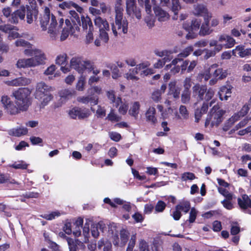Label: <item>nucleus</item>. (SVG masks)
<instances>
[{
  "instance_id": "f257e3e1",
  "label": "nucleus",
  "mask_w": 251,
  "mask_h": 251,
  "mask_svg": "<svg viewBox=\"0 0 251 251\" xmlns=\"http://www.w3.org/2000/svg\"><path fill=\"white\" fill-rule=\"evenodd\" d=\"M24 54L30 58H21L18 60L16 67L19 69L37 67L45 63L46 56L38 49H26L24 50Z\"/></svg>"
},
{
  "instance_id": "f03ea898",
  "label": "nucleus",
  "mask_w": 251,
  "mask_h": 251,
  "mask_svg": "<svg viewBox=\"0 0 251 251\" xmlns=\"http://www.w3.org/2000/svg\"><path fill=\"white\" fill-rule=\"evenodd\" d=\"M59 22V25L58 26L55 17L50 14L49 8L46 7L44 9V15L40 21V24L43 30H46L47 25H49L48 33L51 40H55L58 36L60 26H62L64 24V20L61 19Z\"/></svg>"
},
{
  "instance_id": "7ed1b4c3",
  "label": "nucleus",
  "mask_w": 251,
  "mask_h": 251,
  "mask_svg": "<svg viewBox=\"0 0 251 251\" xmlns=\"http://www.w3.org/2000/svg\"><path fill=\"white\" fill-rule=\"evenodd\" d=\"M52 91V88L44 82L37 83L34 97L38 101L40 108H44L53 99V96L51 93Z\"/></svg>"
},
{
  "instance_id": "20e7f679",
  "label": "nucleus",
  "mask_w": 251,
  "mask_h": 251,
  "mask_svg": "<svg viewBox=\"0 0 251 251\" xmlns=\"http://www.w3.org/2000/svg\"><path fill=\"white\" fill-rule=\"evenodd\" d=\"M123 9L117 7L115 23L112 25V30L115 36L126 34L128 30V22L123 17Z\"/></svg>"
},
{
  "instance_id": "39448f33",
  "label": "nucleus",
  "mask_w": 251,
  "mask_h": 251,
  "mask_svg": "<svg viewBox=\"0 0 251 251\" xmlns=\"http://www.w3.org/2000/svg\"><path fill=\"white\" fill-rule=\"evenodd\" d=\"M30 91L28 88H21L14 91L12 96L15 98V101L21 110L25 111L29 104V96Z\"/></svg>"
},
{
  "instance_id": "423d86ee",
  "label": "nucleus",
  "mask_w": 251,
  "mask_h": 251,
  "mask_svg": "<svg viewBox=\"0 0 251 251\" xmlns=\"http://www.w3.org/2000/svg\"><path fill=\"white\" fill-rule=\"evenodd\" d=\"M225 111L222 109L218 105H214L211 109L205 123V126H218L223 121V116Z\"/></svg>"
},
{
  "instance_id": "0eeeda50",
  "label": "nucleus",
  "mask_w": 251,
  "mask_h": 251,
  "mask_svg": "<svg viewBox=\"0 0 251 251\" xmlns=\"http://www.w3.org/2000/svg\"><path fill=\"white\" fill-rule=\"evenodd\" d=\"M118 231L115 226H111L109 227L108 237L112 240L114 245H120L122 246L125 245L128 239L129 233L126 229L123 228L120 230L119 238Z\"/></svg>"
},
{
  "instance_id": "6e6552de",
  "label": "nucleus",
  "mask_w": 251,
  "mask_h": 251,
  "mask_svg": "<svg viewBox=\"0 0 251 251\" xmlns=\"http://www.w3.org/2000/svg\"><path fill=\"white\" fill-rule=\"evenodd\" d=\"M70 66L79 74H82L86 70L92 69V62L80 56H75L71 59Z\"/></svg>"
},
{
  "instance_id": "1a4fd4ad",
  "label": "nucleus",
  "mask_w": 251,
  "mask_h": 251,
  "mask_svg": "<svg viewBox=\"0 0 251 251\" xmlns=\"http://www.w3.org/2000/svg\"><path fill=\"white\" fill-rule=\"evenodd\" d=\"M0 102L5 112L9 115H16L21 111L19 106L13 101L10 96L3 95L1 97Z\"/></svg>"
},
{
  "instance_id": "9d476101",
  "label": "nucleus",
  "mask_w": 251,
  "mask_h": 251,
  "mask_svg": "<svg viewBox=\"0 0 251 251\" xmlns=\"http://www.w3.org/2000/svg\"><path fill=\"white\" fill-rule=\"evenodd\" d=\"M201 23V19L194 18L190 22H186L183 24V28L189 32L186 36V38H194L193 34L200 29Z\"/></svg>"
},
{
  "instance_id": "9b49d317",
  "label": "nucleus",
  "mask_w": 251,
  "mask_h": 251,
  "mask_svg": "<svg viewBox=\"0 0 251 251\" xmlns=\"http://www.w3.org/2000/svg\"><path fill=\"white\" fill-rule=\"evenodd\" d=\"M211 69H213V77L209 81V84L211 85L216 83L218 79H223L228 75L227 70L218 68V65L217 64L211 65Z\"/></svg>"
},
{
  "instance_id": "f8f14e48",
  "label": "nucleus",
  "mask_w": 251,
  "mask_h": 251,
  "mask_svg": "<svg viewBox=\"0 0 251 251\" xmlns=\"http://www.w3.org/2000/svg\"><path fill=\"white\" fill-rule=\"evenodd\" d=\"M149 66V64L148 63L139 64L136 65L135 68L129 69L128 72L124 75V77L128 80L137 81L139 78L136 75L139 71Z\"/></svg>"
},
{
  "instance_id": "ddd939ff",
  "label": "nucleus",
  "mask_w": 251,
  "mask_h": 251,
  "mask_svg": "<svg viewBox=\"0 0 251 251\" xmlns=\"http://www.w3.org/2000/svg\"><path fill=\"white\" fill-rule=\"evenodd\" d=\"M139 2L145 4L146 11L149 15L145 18V21L147 24L149 28H151L154 25L155 19L152 15H151V5L150 4V0H138Z\"/></svg>"
},
{
  "instance_id": "4468645a",
  "label": "nucleus",
  "mask_w": 251,
  "mask_h": 251,
  "mask_svg": "<svg viewBox=\"0 0 251 251\" xmlns=\"http://www.w3.org/2000/svg\"><path fill=\"white\" fill-rule=\"evenodd\" d=\"M0 30L9 33L8 38L10 40L23 37L16 31V27L11 25H0Z\"/></svg>"
},
{
  "instance_id": "2eb2a0df",
  "label": "nucleus",
  "mask_w": 251,
  "mask_h": 251,
  "mask_svg": "<svg viewBox=\"0 0 251 251\" xmlns=\"http://www.w3.org/2000/svg\"><path fill=\"white\" fill-rule=\"evenodd\" d=\"M219 44L223 48L229 49L232 48L235 43V40L231 36L226 34H222L219 36Z\"/></svg>"
},
{
  "instance_id": "dca6fc26",
  "label": "nucleus",
  "mask_w": 251,
  "mask_h": 251,
  "mask_svg": "<svg viewBox=\"0 0 251 251\" xmlns=\"http://www.w3.org/2000/svg\"><path fill=\"white\" fill-rule=\"evenodd\" d=\"M31 79L25 77H20L5 82V84L11 86H22L28 85L31 83Z\"/></svg>"
},
{
  "instance_id": "f3484780",
  "label": "nucleus",
  "mask_w": 251,
  "mask_h": 251,
  "mask_svg": "<svg viewBox=\"0 0 251 251\" xmlns=\"http://www.w3.org/2000/svg\"><path fill=\"white\" fill-rule=\"evenodd\" d=\"M25 6L22 5L19 9L11 14L8 21L11 23L16 24L18 22L19 19L23 20L25 18Z\"/></svg>"
},
{
  "instance_id": "a211bd4d",
  "label": "nucleus",
  "mask_w": 251,
  "mask_h": 251,
  "mask_svg": "<svg viewBox=\"0 0 251 251\" xmlns=\"http://www.w3.org/2000/svg\"><path fill=\"white\" fill-rule=\"evenodd\" d=\"M212 17V15H208L204 18V22L201 24L200 28V34L202 35H209L213 32V30L211 28L210 25V21Z\"/></svg>"
},
{
  "instance_id": "6ab92c4d",
  "label": "nucleus",
  "mask_w": 251,
  "mask_h": 251,
  "mask_svg": "<svg viewBox=\"0 0 251 251\" xmlns=\"http://www.w3.org/2000/svg\"><path fill=\"white\" fill-rule=\"evenodd\" d=\"M206 88V86L205 85H201L199 84H195L192 87L193 97H197L199 100H203Z\"/></svg>"
},
{
  "instance_id": "aec40b11",
  "label": "nucleus",
  "mask_w": 251,
  "mask_h": 251,
  "mask_svg": "<svg viewBox=\"0 0 251 251\" xmlns=\"http://www.w3.org/2000/svg\"><path fill=\"white\" fill-rule=\"evenodd\" d=\"M74 30V28L69 20L66 19L60 36V40L64 41L66 40L70 34H73L75 33Z\"/></svg>"
},
{
  "instance_id": "412c9836",
  "label": "nucleus",
  "mask_w": 251,
  "mask_h": 251,
  "mask_svg": "<svg viewBox=\"0 0 251 251\" xmlns=\"http://www.w3.org/2000/svg\"><path fill=\"white\" fill-rule=\"evenodd\" d=\"M146 121L151 124L155 125L157 122L156 117V109L154 106H150L145 112Z\"/></svg>"
},
{
  "instance_id": "4be33fe9",
  "label": "nucleus",
  "mask_w": 251,
  "mask_h": 251,
  "mask_svg": "<svg viewBox=\"0 0 251 251\" xmlns=\"http://www.w3.org/2000/svg\"><path fill=\"white\" fill-rule=\"evenodd\" d=\"M234 56L238 55L241 58L251 56V48L246 49L243 46H238L232 51Z\"/></svg>"
},
{
  "instance_id": "5701e85b",
  "label": "nucleus",
  "mask_w": 251,
  "mask_h": 251,
  "mask_svg": "<svg viewBox=\"0 0 251 251\" xmlns=\"http://www.w3.org/2000/svg\"><path fill=\"white\" fill-rule=\"evenodd\" d=\"M193 14L196 16H201L204 18L212 14L209 12L206 7L203 4H196L194 5Z\"/></svg>"
},
{
  "instance_id": "b1692460",
  "label": "nucleus",
  "mask_w": 251,
  "mask_h": 251,
  "mask_svg": "<svg viewBox=\"0 0 251 251\" xmlns=\"http://www.w3.org/2000/svg\"><path fill=\"white\" fill-rule=\"evenodd\" d=\"M153 9L155 16L158 21L164 22L169 19V14L158 5H153Z\"/></svg>"
},
{
  "instance_id": "393cba45",
  "label": "nucleus",
  "mask_w": 251,
  "mask_h": 251,
  "mask_svg": "<svg viewBox=\"0 0 251 251\" xmlns=\"http://www.w3.org/2000/svg\"><path fill=\"white\" fill-rule=\"evenodd\" d=\"M232 86L229 85L223 86L218 92L219 98L221 100H226L231 95Z\"/></svg>"
},
{
  "instance_id": "a878e982",
  "label": "nucleus",
  "mask_w": 251,
  "mask_h": 251,
  "mask_svg": "<svg viewBox=\"0 0 251 251\" xmlns=\"http://www.w3.org/2000/svg\"><path fill=\"white\" fill-rule=\"evenodd\" d=\"M238 204L240 208L245 210L249 208H251V200L248 195L244 194L241 197L238 198Z\"/></svg>"
},
{
  "instance_id": "bb28decb",
  "label": "nucleus",
  "mask_w": 251,
  "mask_h": 251,
  "mask_svg": "<svg viewBox=\"0 0 251 251\" xmlns=\"http://www.w3.org/2000/svg\"><path fill=\"white\" fill-rule=\"evenodd\" d=\"M94 23L99 30L102 29H109V26L107 21L100 16H96L94 19Z\"/></svg>"
},
{
  "instance_id": "cd10ccee",
  "label": "nucleus",
  "mask_w": 251,
  "mask_h": 251,
  "mask_svg": "<svg viewBox=\"0 0 251 251\" xmlns=\"http://www.w3.org/2000/svg\"><path fill=\"white\" fill-rule=\"evenodd\" d=\"M168 7L170 8L175 14L173 19L175 20L177 19V15L179 10L181 8L179 0H171V1L170 2V5Z\"/></svg>"
},
{
  "instance_id": "c85d7f7f",
  "label": "nucleus",
  "mask_w": 251,
  "mask_h": 251,
  "mask_svg": "<svg viewBox=\"0 0 251 251\" xmlns=\"http://www.w3.org/2000/svg\"><path fill=\"white\" fill-rule=\"evenodd\" d=\"M169 94L173 95L175 99L179 98L180 88L176 86V81H171L169 84Z\"/></svg>"
},
{
  "instance_id": "c756f323",
  "label": "nucleus",
  "mask_w": 251,
  "mask_h": 251,
  "mask_svg": "<svg viewBox=\"0 0 251 251\" xmlns=\"http://www.w3.org/2000/svg\"><path fill=\"white\" fill-rule=\"evenodd\" d=\"M59 6L62 9H70L72 7H73L75 8L76 10L79 13H81L83 10L81 7L71 1L63 2L62 3L59 4Z\"/></svg>"
},
{
  "instance_id": "7c9ffc66",
  "label": "nucleus",
  "mask_w": 251,
  "mask_h": 251,
  "mask_svg": "<svg viewBox=\"0 0 251 251\" xmlns=\"http://www.w3.org/2000/svg\"><path fill=\"white\" fill-rule=\"evenodd\" d=\"M240 119L239 113H236L230 118L225 124L223 129L224 131H227L229 128L237 121Z\"/></svg>"
},
{
  "instance_id": "2f4dec72",
  "label": "nucleus",
  "mask_w": 251,
  "mask_h": 251,
  "mask_svg": "<svg viewBox=\"0 0 251 251\" xmlns=\"http://www.w3.org/2000/svg\"><path fill=\"white\" fill-rule=\"evenodd\" d=\"M107 97L110 100V103L114 104V105L117 107L120 104L122 103V99L120 97L116 98L114 91H109L106 93Z\"/></svg>"
},
{
  "instance_id": "473e14b6",
  "label": "nucleus",
  "mask_w": 251,
  "mask_h": 251,
  "mask_svg": "<svg viewBox=\"0 0 251 251\" xmlns=\"http://www.w3.org/2000/svg\"><path fill=\"white\" fill-rule=\"evenodd\" d=\"M157 108L160 113L161 117L163 119L168 118L170 115L171 114L173 111V109L170 107L164 109L163 105L161 104H158L157 105Z\"/></svg>"
},
{
  "instance_id": "72a5a7b5",
  "label": "nucleus",
  "mask_w": 251,
  "mask_h": 251,
  "mask_svg": "<svg viewBox=\"0 0 251 251\" xmlns=\"http://www.w3.org/2000/svg\"><path fill=\"white\" fill-rule=\"evenodd\" d=\"M27 132V129L23 126L13 128L9 131L10 135L17 137L26 135Z\"/></svg>"
},
{
  "instance_id": "f704fd0d",
  "label": "nucleus",
  "mask_w": 251,
  "mask_h": 251,
  "mask_svg": "<svg viewBox=\"0 0 251 251\" xmlns=\"http://www.w3.org/2000/svg\"><path fill=\"white\" fill-rule=\"evenodd\" d=\"M83 223V219L81 218H78L74 223L75 228L73 231V234L75 237H78L80 235Z\"/></svg>"
},
{
  "instance_id": "c9c22d12",
  "label": "nucleus",
  "mask_w": 251,
  "mask_h": 251,
  "mask_svg": "<svg viewBox=\"0 0 251 251\" xmlns=\"http://www.w3.org/2000/svg\"><path fill=\"white\" fill-rule=\"evenodd\" d=\"M140 108V103L138 101L134 102L130 107L129 110V114L134 117L135 118H137L139 113Z\"/></svg>"
},
{
  "instance_id": "e433bc0d",
  "label": "nucleus",
  "mask_w": 251,
  "mask_h": 251,
  "mask_svg": "<svg viewBox=\"0 0 251 251\" xmlns=\"http://www.w3.org/2000/svg\"><path fill=\"white\" fill-rule=\"evenodd\" d=\"M82 26L85 32L90 29L93 30L94 27L91 19L88 17H81Z\"/></svg>"
},
{
  "instance_id": "4c0bfd02",
  "label": "nucleus",
  "mask_w": 251,
  "mask_h": 251,
  "mask_svg": "<svg viewBox=\"0 0 251 251\" xmlns=\"http://www.w3.org/2000/svg\"><path fill=\"white\" fill-rule=\"evenodd\" d=\"M211 76H213V69H211V66L199 75V78L201 80L203 79L205 81L209 80Z\"/></svg>"
},
{
  "instance_id": "58836bf2",
  "label": "nucleus",
  "mask_w": 251,
  "mask_h": 251,
  "mask_svg": "<svg viewBox=\"0 0 251 251\" xmlns=\"http://www.w3.org/2000/svg\"><path fill=\"white\" fill-rule=\"evenodd\" d=\"M67 242L69 246L70 251H76L77 244L79 245V243L83 246V248L85 247L83 243L81 241H79L78 240H74L71 238H67Z\"/></svg>"
},
{
  "instance_id": "ea45409f",
  "label": "nucleus",
  "mask_w": 251,
  "mask_h": 251,
  "mask_svg": "<svg viewBox=\"0 0 251 251\" xmlns=\"http://www.w3.org/2000/svg\"><path fill=\"white\" fill-rule=\"evenodd\" d=\"M70 18L75 25H76V29H79L78 26L80 25V20L78 14L74 10H70L69 12Z\"/></svg>"
},
{
  "instance_id": "a19ab883",
  "label": "nucleus",
  "mask_w": 251,
  "mask_h": 251,
  "mask_svg": "<svg viewBox=\"0 0 251 251\" xmlns=\"http://www.w3.org/2000/svg\"><path fill=\"white\" fill-rule=\"evenodd\" d=\"M4 183L19 184L14 179L11 178L9 175L0 173V184Z\"/></svg>"
},
{
  "instance_id": "79ce46f5",
  "label": "nucleus",
  "mask_w": 251,
  "mask_h": 251,
  "mask_svg": "<svg viewBox=\"0 0 251 251\" xmlns=\"http://www.w3.org/2000/svg\"><path fill=\"white\" fill-rule=\"evenodd\" d=\"M176 206H177V208L179 209L180 211H182L185 213H187L191 208L190 203L188 201H181Z\"/></svg>"
},
{
  "instance_id": "37998d69",
  "label": "nucleus",
  "mask_w": 251,
  "mask_h": 251,
  "mask_svg": "<svg viewBox=\"0 0 251 251\" xmlns=\"http://www.w3.org/2000/svg\"><path fill=\"white\" fill-rule=\"evenodd\" d=\"M106 119L111 122H118L120 121L122 118L121 116L116 114L113 109H111L110 113L108 114Z\"/></svg>"
},
{
  "instance_id": "c03bdc74",
  "label": "nucleus",
  "mask_w": 251,
  "mask_h": 251,
  "mask_svg": "<svg viewBox=\"0 0 251 251\" xmlns=\"http://www.w3.org/2000/svg\"><path fill=\"white\" fill-rule=\"evenodd\" d=\"M91 224V221L87 220L84 226L83 227V234L84 239L83 242L86 243L88 241L89 232V226Z\"/></svg>"
},
{
  "instance_id": "a18cd8bd",
  "label": "nucleus",
  "mask_w": 251,
  "mask_h": 251,
  "mask_svg": "<svg viewBox=\"0 0 251 251\" xmlns=\"http://www.w3.org/2000/svg\"><path fill=\"white\" fill-rule=\"evenodd\" d=\"M103 224L102 223H99L98 224H93L91 226V233L92 236L95 238H97L99 235V232L98 228H101L103 227Z\"/></svg>"
},
{
  "instance_id": "49530a36",
  "label": "nucleus",
  "mask_w": 251,
  "mask_h": 251,
  "mask_svg": "<svg viewBox=\"0 0 251 251\" xmlns=\"http://www.w3.org/2000/svg\"><path fill=\"white\" fill-rule=\"evenodd\" d=\"M191 94L190 91L184 90L181 96V101L184 104H188L190 102Z\"/></svg>"
},
{
  "instance_id": "de8ad7c7",
  "label": "nucleus",
  "mask_w": 251,
  "mask_h": 251,
  "mask_svg": "<svg viewBox=\"0 0 251 251\" xmlns=\"http://www.w3.org/2000/svg\"><path fill=\"white\" fill-rule=\"evenodd\" d=\"M85 77L83 75L80 76L76 84V89L79 91H83L85 89Z\"/></svg>"
},
{
  "instance_id": "09e8293b",
  "label": "nucleus",
  "mask_w": 251,
  "mask_h": 251,
  "mask_svg": "<svg viewBox=\"0 0 251 251\" xmlns=\"http://www.w3.org/2000/svg\"><path fill=\"white\" fill-rule=\"evenodd\" d=\"M61 215V213H60L59 211H55L49 214H45L43 215H41V217L48 220H52L56 217H59Z\"/></svg>"
},
{
  "instance_id": "8fccbe9b",
  "label": "nucleus",
  "mask_w": 251,
  "mask_h": 251,
  "mask_svg": "<svg viewBox=\"0 0 251 251\" xmlns=\"http://www.w3.org/2000/svg\"><path fill=\"white\" fill-rule=\"evenodd\" d=\"M75 94V91L69 89H64L59 92V96L61 98L65 99H68L72 97Z\"/></svg>"
},
{
  "instance_id": "3c124183",
  "label": "nucleus",
  "mask_w": 251,
  "mask_h": 251,
  "mask_svg": "<svg viewBox=\"0 0 251 251\" xmlns=\"http://www.w3.org/2000/svg\"><path fill=\"white\" fill-rule=\"evenodd\" d=\"M103 245L104 246L103 251H112V245L110 242L108 241L104 242L103 240H100L98 242V248L100 249Z\"/></svg>"
},
{
  "instance_id": "603ef678",
  "label": "nucleus",
  "mask_w": 251,
  "mask_h": 251,
  "mask_svg": "<svg viewBox=\"0 0 251 251\" xmlns=\"http://www.w3.org/2000/svg\"><path fill=\"white\" fill-rule=\"evenodd\" d=\"M162 95L159 89L154 90L151 94V99L155 102H158L162 100Z\"/></svg>"
},
{
  "instance_id": "864d4df0",
  "label": "nucleus",
  "mask_w": 251,
  "mask_h": 251,
  "mask_svg": "<svg viewBox=\"0 0 251 251\" xmlns=\"http://www.w3.org/2000/svg\"><path fill=\"white\" fill-rule=\"evenodd\" d=\"M9 166L16 169H25L27 167V164L23 161H18Z\"/></svg>"
},
{
  "instance_id": "5fc2aeb1",
  "label": "nucleus",
  "mask_w": 251,
  "mask_h": 251,
  "mask_svg": "<svg viewBox=\"0 0 251 251\" xmlns=\"http://www.w3.org/2000/svg\"><path fill=\"white\" fill-rule=\"evenodd\" d=\"M150 4L152 5H158L159 4L162 6H169L170 0H151Z\"/></svg>"
},
{
  "instance_id": "6e6d98bb",
  "label": "nucleus",
  "mask_w": 251,
  "mask_h": 251,
  "mask_svg": "<svg viewBox=\"0 0 251 251\" xmlns=\"http://www.w3.org/2000/svg\"><path fill=\"white\" fill-rule=\"evenodd\" d=\"M15 45L16 47H27L28 49H32L30 48L31 46L30 43L22 39L17 40L15 42Z\"/></svg>"
},
{
  "instance_id": "4d7b16f0",
  "label": "nucleus",
  "mask_w": 251,
  "mask_h": 251,
  "mask_svg": "<svg viewBox=\"0 0 251 251\" xmlns=\"http://www.w3.org/2000/svg\"><path fill=\"white\" fill-rule=\"evenodd\" d=\"M67 55L66 54H62L58 55L56 58L55 62L59 65H63L66 63Z\"/></svg>"
},
{
  "instance_id": "13d9d810",
  "label": "nucleus",
  "mask_w": 251,
  "mask_h": 251,
  "mask_svg": "<svg viewBox=\"0 0 251 251\" xmlns=\"http://www.w3.org/2000/svg\"><path fill=\"white\" fill-rule=\"evenodd\" d=\"M179 112L183 119H188L189 114L185 106L181 105L179 108Z\"/></svg>"
},
{
  "instance_id": "bf43d9fd",
  "label": "nucleus",
  "mask_w": 251,
  "mask_h": 251,
  "mask_svg": "<svg viewBox=\"0 0 251 251\" xmlns=\"http://www.w3.org/2000/svg\"><path fill=\"white\" fill-rule=\"evenodd\" d=\"M109 29H102L99 30V38L104 43H107L109 40V37L107 31Z\"/></svg>"
},
{
  "instance_id": "052dcab7",
  "label": "nucleus",
  "mask_w": 251,
  "mask_h": 251,
  "mask_svg": "<svg viewBox=\"0 0 251 251\" xmlns=\"http://www.w3.org/2000/svg\"><path fill=\"white\" fill-rule=\"evenodd\" d=\"M196 178L195 175L190 172L184 173L181 175V179L183 181L192 180Z\"/></svg>"
},
{
  "instance_id": "680f3d73",
  "label": "nucleus",
  "mask_w": 251,
  "mask_h": 251,
  "mask_svg": "<svg viewBox=\"0 0 251 251\" xmlns=\"http://www.w3.org/2000/svg\"><path fill=\"white\" fill-rule=\"evenodd\" d=\"M198 213V211L194 207L191 208L188 220L189 223H193L195 221Z\"/></svg>"
},
{
  "instance_id": "e2e57ef3",
  "label": "nucleus",
  "mask_w": 251,
  "mask_h": 251,
  "mask_svg": "<svg viewBox=\"0 0 251 251\" xmlns=\"http://www.w3.org/2000/svg\"><path fill=\"white\" fill-rule=\"evenodd\" d=\"M79 109L77 107L72 108L68 111V115L72 119H75L77 117L78 118Z\"/></svg>"
},
{
  "instance_id": "0e129e2a",
  "label": "nucleus",
  "mask_w": 251,
  "mask_h": 251,
  "mask_svg": "<svg viewBox=\"0 0 251 251\" xmlns=\"http://www.w3.org/2000/svg\"><path fill=\"white\" fill-rule=\"evenodd\" d=\"M166 207V204L164 201H159L155 206V212L158 213L163 212Z\"/></svg>"
},
{
  "instance_id": "69168bd1",
  "label": "nucleus",
  "mask_w": 251,
  "mask_h": 251,
  "mask_svg": "<svg viewBox=\"0 0 251 251\" xmlns=\"http://www.w3.org/2000/svg\"><path fill=\"white\" fill-rule=\"evenodd\" d=\"M91 114V113L89 109H82L79 108V113H78V119H84L88 117Z\"/></svg>"
},
{
  "instance_id": "338daca9",
  "label": "nucleus",
  "mask_w": 251,
  "mask_h": 251,
  "mask_svg": "<svg viewBox=\"0 0 251 251\" xmlns=\"http://www.w3.org/2000/svg\"><path fill=\"white\" fill-rule=\"evenodd\" d=\"M219 192L225 197L227 199L231 200L232 198V194L229 193L225 187H219L218 188Z\"/></svg>"
},
{
  "instance_id": "774afa93",
  "label": "nucleus",
  "mask_w": 251,
  "mask_h": 251,
  "mask_svg": "<svg viewBox=\"0 0 251 251\" xmlns=\"http://www.w3.org/2000/svg\"><path fill=\"white\" fill-rule=\"evenodd\" d=\"M88 93L91 95H94L95 94L100 95L102 93V89L98 86H93L88 89Z\"/></svg>"
}]
</instances>
